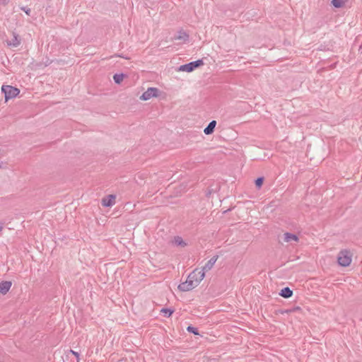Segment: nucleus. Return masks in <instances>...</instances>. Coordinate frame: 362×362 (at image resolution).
<instances>
[{"instance_id": "1", "label": "nucleus", "mask_w": 362, "mask_h": 362, "mask_svg": "<svg viewBox=\"0 0 362 362\" xmlns=\"http://www.w3.org/2000/svg\"><path fill=\"white\" fill-rule=\"evenodd\" d=\"M204 278V272L196 269L189 274L185 282L178 286V288L181 291H189L197 287Z\"/></svg>"}, {"instance_id": "2", "label": "nucleus", "mask_w": 362, "mask_h": 362, "mask_svg": "<svg viewBox=\"0 0 362 362\" xmlns=\"http://www.w3.org/2000/svg\"><path fill=\"white\" fill-rule=\"evenodd\" d=\"M1 90L4 93L6 100L13 98L20 93V90L18 88L8 85H3Z\"/></svg>"}, {"instance_id": "3", "label": "nucleus", "mask_w": 362, "mask_h": 362, "mask_svg": "<svg viewBox=\"0 0 362 362\" xmlns=\"http://www.w3.org/2000/svg\"><path fill=\"white\" fill-rule=\"evenodd\" d=\"M337 261L339 265L342 267H347L351 262V255L348 250L341 251L337 257Z\"/></svg>"}, {"instance_id": "4", "label": "nucleus", "mask_w": 362, "mask_h": 362, "mask_svg": "<svg viewBox=\"0 0 362 362\" xmlns=\"http://www.w3.org/2000/svg\"><path fill=\"white\" fill-rule=\"evenodd\" d=\"M204 64V62L202 59H198L194 62H189L186 64L181 65L178 68L179 71H186L191 72L194 71L196 68H198Z\"/></svg>"}, {"instance_id": "5", "label": "nucleus", "mask_w": 362, "mask_h": 362, "mask_svg": "<svg viewBox=\"0 0 362 362\" xmlns=\"http://www.w3.org/2000/svg\"><path fill=\"white\" fill-rule=\"evenodd\" d=\"M158 89L156 88H148L140 97L142 100H148L152 97H157Z\"/></svg>"}, {"instance_id": "6", "label": "nucleus", "mask_w": 362, "mask_h": 362, "mask_svg": "<svg viewBox=\"0 0 362 362\" xmlns=\"http://www.w3.org/2000/svg\"><path fill=\"white\" fill-rule=\"evenodd\" d=\"M116 196L115 194H110L103 198L102 205L106 207H110L115 204Z\"/></svg>"}, {"instance_id": "7", "label": "nucleus", "mask_w": 362, "mask_h": 362, "mask_svg": "<svg viewBox=\"0 0 362 362\" xmlns=\"http://www.w3.org/2000/svg\"><path fill=\"white\" fill-rule=\"evenodd\" d=\"M217 259L218 256H214L213 257H211L202 267V269L201 271L204 272V273L205 272L209 271L214 267Z\"/></svg>"}, {"instance_id": "8", "label": "nucleus", "mask_w": 362, "mask_h": 362, "mask_svg": "<svg viewBox=\"0 0 362 362\" xmlns=\"http://www.w3.org/2000/svg\"><path fill=\"white\" fill-rule=\"evenodd\" d=\"M11 282L9 281H4L0 283V294L5 295L11 287Z\"/></svg>"}, {"instance_id": "9", "label": "nucleus", "mask_w": 362, "mask_h": 362, "mask_svg": "<svg viewBox=\"0 0 362 362\" xmlns=\"http://www.w3.org/2000/svg\"><path fill=\"white\" fill-rule=\"evenodd\" d=\"M21 44V39L18 35L13 33V37L10 40H7V45L10 47H16Z\"/></svg>"}, {"instance_id": "10", "label": "nucleus", "mask_w": 362, "mask_h": 362, "mask_svg": "<svg viewBox=\"0 0 362 362\" xmlns=\"http://www.w3.org/2000/svg\"><path fill=\"white\" fill-rule=\"evenodd\" d=\"M283 240L284 242L290 243L292 241L298 242L299 238L295 234L290 233H285L284 234Z\"/></svg>"}, {"instance_id": "11", "label": "nucleus", "mask_w": 362, "mask_h": 362, "mask_svg": "<svg viewBox=\"0 0 362 362\" xmlns=\"http://www.w3.org/2000/svg\"><path fill=\"white\" fill-rule=\"evenodd\" d=\"M216 125V122L215 120L210 122L207 127L204 129V134L206 135L212 134L214 131Z\"/></svg>"}, {"instance_id": "12", "label": "nucleus", "mask_w": 362, "mask_h": 362, "mask_svg": "<svg viewBox=\"0 0 362 362\" xmlns=\"http://www.w3.org/2000/svg\"><path fill=\"white\" fill-rule=\"evenodd\" d=\"M64 355H65V357H66L65 358H64L63 356H62V358L63 362H64L66 360H69L70 356H75L76 357L77 362H78L79 360H80L79 354L77 352H75V351H74L72 350H69L67 353L64 352Z\"/></svg>"}, {"instance_id": "13", "label": "nucleus", "mask_w": 362, "mask_h": 362, "mask_svg": "<svg viewBox=\"0 0 362 362\" xmlns=\"http://www.w3.org/2000/svg\"><path fill=\"white\" fill-rule=\"evenodd\" d=\"M279 295L285 298H288L292 296L293 291L288 287H285L281 291Z\"/></svg>"}, {"instance_id": "14", "label": "nucleus", "mask_w": 362, "mask_h": 362, "mask_svg": "<svg viewBox=\"0 0 362 362\" xmlns=\"http://www.w3.org/2000/svg\"><path fill=\"white\" fill-rule=\"evenodd\" d=\"M173 243L177 246L185 247L187 245L186 243L182 240V238L180 236H176L174 238Z\"/></svg>"}, {"instance_id": "15", "label": "nucleus", "mask_w": 362, "mask_h": 362, "mask_svg": "<svg viewBox=\"0 0 362 362\" xmlns=\"http://www.w3.org/2000/svg\"><path fill=\"white\" fill-rule=\"evenodd\" d=\"M189 35L184 31H180L177 36L175 37V40H180L183 41L187 40Z\"/></svg>"}, {"instance_id": "16", "label": "nucleus", "mask_w": 362, "mask_h": 362, "mask_svg": "<svg viewBox=\"0 0 362 362\" xmlns=\"http://www.w3.org/2000/svg\"><path fill=\"white\" fill-rule=\"evenodd\" d=\"M349 0H332V4L335 8L342 7Z\"/></svg>"}, {"instance_id": "17", "label": "nucleus", "mask_w": 362, "mask_h": 362, "mask_svg": "<svg viewBox=\"0 0 362 362\" xmlns=\"http://www.w3.org/2000/svg\"><path fill=\"white\" fill-rule=\"evenodd\" d=\"M125 77V75L124 74H115L113 76V79L115 83L119 84Z\"/></svg>"}, {"instance_id": "18", "label": "nucleus", "mask_w": 362, "mask_h": 362, "mask_svg": "<svg viewBox=\"0 0 362 362\" xmlns=\"http://www.w3.org/2000/svg\"><path fill=\"white\" fill-rule=\"evenodd\" d=\"M161 313H163L164 316L166 317H169L171 316V315L173 313V310L168 309V308H163L161 310Z\"/></svg>"}, {"instance_id": "19", "label": "nucleus", "mask_w": 362, "mask_h": 362, "mask_svg": "<svg viewBox=\"0 0 362 362\" xmlns=\"http://www.w3.org/2000/svg\"><path fill=\"white\" fill-rule=\"evenodd\" d=\"M263 182H264V177H258L256 180H255V185L256 186L259 188L261 187V186L263 184Z\"/></svg>"}, {"instance_id": "20", "label": "nucleus", "mask_w": 362, "mask_h": 362, "mask_svg": "<svg viewBox=\"0 0 362 362\" xmlns=\"http://www.w3.org/2000/svg\"><path fill=\"white\" fill-rule=\"evenodd\" d=\"M187 330L189 332H192L194 334H198V331H197V329L194 327H192V326H189L187 328Z\"/></svg>"}, {"instance_id": "21", "label": "nucleus", "mask_w": 362, "mask_h": 362, "mask_svg": "<svg viewBox=\"0 0 362 362\" xmlns=\"http://www.w3.org/2000/svg\"><path fill=\"white\" fill-rule=\"evenodd\" d=\"M21 10H23V11H25V13L28 16H30V13H31V10H30V8H27V7H21Z\"/></svg>"}, {"instance_id": "22", "label": "nucleus", "mask_w": 362, "mask_h": 362, "mask_svg": "<svg viewBox=\"0 0 362 362\" xmlns=\"http://www.w3.org/2000/svg\"><path fill=\"white\" fill-rule=\"evenodd\" d=\"M9 1V0H0V4H8V2Z\"/></svg>"}, {"instance_id": "23", "label": "nucleus", "mask_w": 362, "mask_h": 362, "mask_svg": "<svg viewBox=\"0 0 362 362\" xmlns=\"http://www.w3.org/2000/svg\"><path fill=\"white\" fill-rule=\"evenodd\" d=\"M294 310H300V308H298H298H295Z\"/></svg>"}, {"instance_id": "24", "label": "nucleus", "mask_w": 362, "mask_h": 362, "mask_svg": "<svg viewBox=\"0 0 362 362\" xmlns=\"http://www.w3.org/2000/svg\"><path fill=\"white\" fill-rule=\"evenodd\" d=\"M1 229H2V226H1V225H0V231L1 230Z\"/></svg>"}]
</instances>
